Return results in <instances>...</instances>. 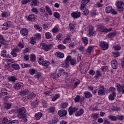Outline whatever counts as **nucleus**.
Masks as SVG:
<instances>
[{
	"mask_svg": "<svg viewBox=\"0 0 124 124\" xmlns=\"http://www.w3.org/2000/svg\"><path fill=\"white\" fill-rule=\"evenodd\" d=\"M8 79L9 80V81H11V82H15V81H16V80H17V78H15V77L14 76H11L10 77L8 78Z\"/></svg>",
	"mask_w": 124,
	"mask_h": 124,
	"instance_id": "nucleus-34",
	"label": "nucleus"
},
{
	"mask_svg": "<svg viewBox=\"0 0 124 124\" xmlns=\"http://www.w3.org/2000/svg\"><path fill=\"white\" fill-rule=\"evenodd\" d=\"M80 99H81V97L79 95H77L74 100L75 102H79V101H80Z\"/></svg>",
	"mask_w": 124,
	"mask_h": 124,
	"instance_id": "nucleus-56",
	"label": "nucleus"
},
{
	"mask_svg": "<svg viewBox=\"0 0 124 124\" xmlns=\"http://www.w3.org/2000/svg\"><path fill=\"white\" fill-rule=\"evenodd\" d=\"M30 43L31 44H34L35 43V38L34 37H31V41L30 42Z\"/></svg>",
	"mask_w": 124,
	"mask_h": 124,
	"instance_id": "nucleus-63",
	"label": "nucleus"
},
{
	"mask_svg": "<svg viewBox=\"0 0 124 124\" xmlns=\"http://www.w3.org/2000/svg\"><path fill=\"white\" fill-rule=\"evenodd\" d=\"M7 90H6V89L5 88H2L1 89V96H4V95H6L7 94H8V93L7 92Z\"/></svg>",
	"mask_w": 124,
	"mask_h": 124,
	"instance_id": "nucleus-24",
	"label": "nucleus"
},
{
	"mask_svg": "<svg viewBox=\"0 0 124 124\" xmlns=\"http://www.w3.org/2000/svg\"><path fill=\"white\" fill-rule=\"evenodd\" d=\"M67 106H68V103H67L66 102H64L60 105V107L62 109H64V108H66V107H67Z\"/></svg>",
	"mask_w": 124,
	"mask_h": 124,
	"instance_id": "nucleus-32",
	"label": "nucleus"
},
{
	"mask_svg": "<svg viewBox=\"0 0 124 124\" xmlns=\"http://www.w3.org/2000/svg\"><path fill=\"white\" fill-rule=\"evenodd\" d=\"M3 26H4L6 27V30H7L9 27H11V24L9 22H5L3 24Z\"/></svg>",
	"mask_w": 124,
	"mask_h": 124,
	"instance_id": "nucleus-47",
	"label": "nucleus"
},
{
	"mask_svg": "<svg viewBox=\"0 0 124 124\" xmlns=\"http://www.w3.org/2000/svg\"><path fill=\"white\" fill-rule=\"evenodd\" d=\"M35 69H31L29 70V73L31 74V75H33L34 74H35Z\"/></svg>",
	"mask_w": 124,
	"mask_h": 124,
	"instance_id": "nucleus-48",
	"label": "nucleus"
},
{
	"mask_svg": "<svg viewBox=\"0 0 124 124\" xmlns=\"http://www.w3.org/2000/svg\"><path fill=\"white\" fill-rule=\"evenodd\" d=\"M109 119L111 120V121H115L117 120V117L116 116H114L113 115H110L108 116Z\"/></svg>",
	"mask_w": 124,
	"mask_h": 124,
	"instance_id": "nucleus-43",
	"label": "nucleus"
},
{
	"mask_svg": "<svg viewBox=\"0 0 124 124\" xmlns=\"http://www.w3.org/2000/svg\"><path fill=\"white\" fill-rule=\"evenodd\" d=\"M35 96H36V94L33 93H32L30 94H29L28 96L24 97L23 98V100L24 101H26V100H29V99H32V98H34Z\"/></svg>",
	"mask_w": 124,
	"mask_h": 124,
	"instance_id": "nucleus-3",
	"label": "nucleus"
},
{
	"mask_svg": "<svg viewBox=\"0 0 124 124\" xmlns=\"http://www.w3.org/2000/svg\"><path fill=\"white\" fill-rule=\"evenodd\" d=\"M82 40L84 44H85V45H87V44H88V38L85 37H83L82 38Z\"/></svg>",
	"mask_w": 124,
	"mask_h": 124,
	"instance_id": "nucleus-46",
	"label": "nucleus"
},
{
	"mask_svg": "<svg viewBox=\"0 0 124 124\" xmlns=\"http://www.w3.org/2000/svg\"><path fill=\"white\" fill-rule=\"evenodd\" d=\"M116 6L118 11H123L124 10V4L123 2H118L116 4Z\"/></svg>",
	"mask_w": 124,
	"mask_h": 124,
	"instance_id": "nucleus-8",
	"label": "nucleus"
},
{
	"mask_svg": "<svg viewBox=\"0 0 124 124\" xmlns=\"http://www.w3.org/2000/svg\"><path fill=\"white\" fill-rule=\"evenodd\" d=\"M46 38V39H50L52 37V34L49 32H47L45 34Z\"/></svg>",
	"mask_w": 124,
	"mask_h": 124,
	"instance_id": "nucleus-39",
	"label": "nucleus"
},
{
	"mask_svg": "<svg viewBox=\"0 0 124 124\" xmlns=\"http://www.w3.org/2000/svg\"><path fill=\"white\" fill-rule=\"evenodd\" d=\"M76 63V60L74 59H71V61H70V64L71 65H74Z\"/></svg>",
	"mask_w": 124,
	"mask_h": 124,
	"instance_id": "nucleus-58",
	"label": "nucleus"
},
{
	"mask_svg": "<svg viewBox=\"0 0 124 124\" xmlns=\"http://www.w3.org/2000/svg\"><path fill=\"white\" fill-rule=\"evenodd\" d=\"M31 3V6H36L37 3H38V1L37 0H32Z\"/></svg>",
	"mask_w": 124,
	"mask_h": 124,
	"instance_id": "nucleus-30",
	"label": "nucleus"
},
{
	"mask_svg": "<svg viewBox=\"0 0 124 124\" xmlns=\"http://www.w3.org/2000/svg\"><path fill=\"white\" fill-rule=\"evenodd\" d=\"M58 115L59 117H64L67 115V111L65 109H61L58 111Z\"/></svg>",
	"mask_w": 124,
	"mask_h": 124,
	"instance_id": "nucleus-10",
	"label": "nucleus"
},
{
	"mask_svg": "<svg viewBox=\"0 0 124 124\" xmlns=\"http://www.w3.org/2000/svg\"><path fill=\"white\" fill-rule=\"evenodd\" d=\"M111 65L113 69H117L118 68V62L116 60H112L111 62Z\"/></svg>",
	"mask_w": 124,
	"mask_h": 124,
	"instance_id": "nucleus-16",
	"label": "nucleus"
},
{
	"mask_svg": "<svg viewBox=\"0 0 124 124\" xmlns=\"http://www.w3.org/2000/svg\"><path fill=\"white\" fill-rule=\"evenodd\" d=\"M60 97V94H56L52 99V101H55L57 100V98H59Z\"/></svg>",
	"mask_w": 124,
	"mask_h": 124,
	"instance_id": "nucleus-51",
	"label": "nucleus"
},
{
	"mask_svg": "<svg viewBox=\"0 0 124 124\" xmlns=\"http://www.w3.org/2000/svg\"><path fill=\"white\" fill-rule=\"evenodd\" d=\"M19 51L20 49H19V48L18 47L13 48L11 52L12 56L15 57H17V52H19Z\"/></svg>",
	"mask_w": 124,
	"mask_h": 124,
	"instance_id": "nucleus-15",
	"label": "nucleus"
},
{
	"mask_svg": "<svg viewBox=\"0 0 124 124\" xmlns=\"http://www.w3.org/2000/svg\"><path fill=\"white\" fill-rule=\"evenodd\" d=\"M61 76V73H59L58 74L57 73H52L51 74V77L53 79H56L57 78H59Z\"/></svg>",
	"mask_w": 124,
	"mask_h": 124,
	"instance_id": "nucleus-23",
	"label": "nucleus"
},
{
	"mask_svg": "<svg viewBox=\"0 0 124 124\" xmlns=\"http://www.w3.org/2000/svg\"><path fill=\"white\" fill-rule=\"evenodd\" d=\"M90 2V0H82L81 4H80V10H83L84 8H85V6H86V4L89 3Z\"/></svg>",
	"mask_w": 124,
	"mask_h": 124,
	"instance_id": "nucleus-9",
	"label": "nucleus"
},
{
	"mask_svg": "<svg viewBox=\"0 0 124 124\" xmlns=\"http://www.w3.org/2000/svg\"><path fill=\"white\" fill-rule=\"evenodd\" d=\"M72 17H73L75 19H77L81 16V13L80 12H74L71 14Z\"/></svg>",
	"mask_w": 124,
	"mask_h": 124,
	"instance_id": "nucleus-12",
	"label": "nucleus"
},
{
	"mask_svg": "<svg viewBox=\"0 0 124 124\" xmlns=\"http://www.w3.org/2000/svg\"><path fill=\"white\" fill-rule=\"evenodd\" d=\"M56 56L58 57V58H60V59H62L63 57H64V54L61 53V52H57L55 53Z\"/></svg>",
	"mask_w": 124,
	"mask_h": 124,
	"instance_id": "nucleus-25",
	"label": "nucleus"
},
{
	"mask_svg": "<svg viewBox=\"0 0 124 124\" xmlns=\"http://www.w3.org/2000/svg\"><path fill=\"white\" fill-rule=\"evenodd\" d=\"M84 94L87 98H90V97H92V93L90 92H85L84 93Z\"/></svg>",
	"mask_w": 124,
	"mask_h": 124,
	"instance_id": "nucleus-29",
	"label": "nucleus"
},
{
	"mask_svg": "<svg viewBox=\"0 0 124 124\" xmlns=\"http://www.w3.org/2000/svg\"><path fill=\"white\" fill-rule=\"evenodd\" d=\"M6 50H2L1 51V57L3 58H10V55L9 54H6Z\"/></svg>",
	"mask_w": 124,
	"mask_h": 124,
	"instance_id": "nucleus-18",
	"label": "nucleus"
},
{
	"mask_svg": "<svg viewBox=\"0 0 124 124\" xmlns=\"http://www.w3.org/2000/svg\"><path fill=\"white\" fill-rule=\"evenodd\" d=\"M114 96H116V92H113L112 94L109 96V100H114L115 99Z\"/></svg>",
	"mask_w": 124,
	"mask_h": 124,
	"instance_id": "nucleus-33",
	"label": "nucleus"
},
{
	"mask_svg": "<svg viewBox=\"0 0 124 124\" xmlns=\"http://www.w3.org/2000/svg\"><path fill=\"white\" fill-rule=\"evenodd\" d=\"M46 10L48 13L49 15L51 16L52 15V11H51V9L50 8V7L46 6L45 7Z\"/></svg>",
	"mask_w": 124,
	"mask_h": 124,
	"instance_id": "nucleus-38",
	"label": "nucleus"
},
{
	"mask_svg": "<svg viewBox=\"0 0 124 124\" xmlns=\"http://www.w3.org/2000/svg\"><path fill=\"white\" fill-rule=\"evenodd\" d=\"M71 60V56H68L65 60V62H70Z\"/></svg>",
	"mask_w": 124,
	"mask_h": 124,
	"instance_id": "nucleus-62",
	"label": "nucleus"
},
{
	"mask_svg": "<svg viewBox=\"0 0 124 124\" xmlns=\"http://www.w3.org/2000/svg\"><path fill=\"white\" fill-rule=\"evenodd\" d=\"M31 11H32V12H34V13H35V14H38V11H37V8H32Z\"/></svg>",
	"mask_w": 124,
	"mask_h": 124,
	"instance_id": "nucleus-60",
	"label": "nucleus"
},
{
	"mask_svg": "<svg viewBox=\"0 0 124 124\" xmlns=\"http://www.w3.org/2000/svg\"><path fill=\"white\" fill-rule=\"evenodd\" d=\"M100 47L102 48V49L104 50H107V49H108V43L101 41L100 43Z\"/></svg>",
	"mask_w": 124,
	"mask_h": 124,
	"instance_id": "nucleus-6",
	"label": "nucleus"
},
{
	"mask_svg": "<svg viewBox=\"0 0 124 124\" xmlns=\"http://www.w3.org/2000/svg\"><path fill=\"white\" fill-rule=\"evenodd\" d=\"M4 108L6 110H8L11 108V104L9 103H6L4 104Z\"/></svg>",
	"mask_w": 124,
	"mask_h": 124,
	"instance_id": "nucleus-26",
	"label": "nucleus"
},
{
	"mask_svg": "<svg viewBox=\"0 0 124 124\" xmlns=\"http://www.w3.org/2000/svg\"><path fill=\"white\" fill-rule=\"evenodd\" d=\"M117 120L119 121H123L124 119V116L123 115L120 114L117 116Z\"/></svg>",
	"mask_w": 124,
	"mask_h": 124,
	"instance_id": "nucleus-42",
	"label": "nucleus"
},
{
	"mask_svg": "<svg viewBox=\"0 0 124 124\" xmlns=\"http://www.w3.org/2000/svg\"><path fill=\"white\" fill-rule=\"evenodd\" d=\"M12 68L15 69L16 70H20V66L19 64L17 63H14L11 65Z\"/></svg>",
	"mask_w": 124,
	"mask_h": 124,
	"instance_id": "nucleus-22",
	"label": "nucleus"
},
{
	"mask_svg": "<svg viewBox=\"0 0 124 124\" xmlns=\"http://www.w3.org/2000/svg\"><path fill=\"white\" fill-rule=\"evenodd\" d=\"M41 117H42V113L38 112L35 114L36 120H40Z\"/></svg>",
	"mask_w": 124,
	"mask_h": 124,
	"instance_id": "nucleus-28",
	"label": "nucleus"
},
{
	"mask_svg": "<svg viewBox=\"0 0 124 124\" xmlns=\"http://www.w3.org/2000/svg\"><path fill=\"white\" fill-rule=\"evenodd\" d=\"M70 42H71V39L69 37L66 38L63 41V43H64V44H66L69 43Z\"/></svg>",
	"mask_w": 124,
	"mask_h": 124,
	"instance_id": "nucleus-31",
	"label": "nucleus"
},
{
	"mask_svg": "<svg viewBox=\"0 0 124 124\" xmlns=\"http://www.w3.org/2000/svg\"><path fill=\"white\" fill-rule=\"evenodd\" d=\"M59 122V119L57 118L54 117L52 119V124H57Z\"/></svg>",
	"mask_w": 124,
	"mask_h": 124,
	"instance_id": "nucleus-54",
	"label": "nucleus"
},
{
	"mask_svg": "<svg viewBox=\"0 0 124 124\" xmlns=\"http://www.w3.org/2000/svg\"><path fill=\"white\" fill-rule=\"evenodd\" d=\"M97 29L101 30L99 31H102V32H105L106 33L108 32V31H112V29H107L105 26L102 25H98Z\"/></svg>",
	"mask_w": 124,
	"mask_h": 124,
	"instance_id": "nucleus-2",
	"label": "nucleus"
},
{
	"mask_svg": "<svg viewBox=\"0 0 124 124\" xmlns=\"http://www.w3.org/2000/svg\"><path fill=\"white\" fill-rule=\"evenodd\" d=\"M117 90L118 93H124V85L123 84L121 85V84L117 83L116 84Z\"/></svg>",
	"mask_w": 124,
	"mask_h": 124,
	"instance_id": "nucleus-4",
	"label": "nucleus"
},
{
	"mask_svg": "<svg viewBox=\"0 0 124 124\" xmlns=\"http://www.w3.org/2000/svg\"><path fill=\"white\" fill-rule=\"evenodd\" d=\"M61 38H62V34L59 33L56 36V39H59V40H61Z\"/></svg>",
	"mask_w": 124,
	"mask_h": 124,
	"instance_id": "nucleus-61",
	"label": "nucleus"
},
{
	"mask_svg": "<svg viewBox=\"0 0 124 124\" xmlns=\"http://www.w3.org/2000/svg\"><path fill=\"white\" fill-rule=\"evenodd\" d=\"M112 11V6H108L106 8V12L107 13H110Z\"/></svg>",
	"mask_w": 124,
	"mask_h": 124,
	"instance_id": "nucleus-37",
	"label": "nucleus"
},
{
	"mask_svg": "<svg viewBox=\"0 0 124 124\" xmlns=\"http://www.w3.org/2000/svg\"><path fill=\"white\" fill-rule=\"evenodd\" d=\"M38 62L39 64H42V65H44V66H48V65L50 64V62H49V61H44L43 59H42V58H39Z\"/></svg>",
	"mask_w": 124,
	"mask_h": 124,
	"instance_id": "nucleus-5",
	"label": "nucleus"
},
{
	"mask_svg": "<svg viewBox=\"0 0 124 124\" xmlns=\"http://www.w3.org/2000/svg\"><path fill=\"white\" fill-rule=\"evenodd\" d=\"M3 124H9V122H8V120L7 119L5 118L3 119V122H2Z\"/></svg>",
	"mask_w": 124,
	"mask_h": 124,
	"instance_id": "nucleus-64",
	"label": "nucleus"
},
{
	"mask_svg": "<svg viewBox=\"0 0 124 124\" xmlns=\"http://www.w3.org/2000/svg\"><path fill=\"white\" fill-rule=\"evenodd\" d=\"M83 114H84V109H83V108H81L79 111L76 112L75 115L76 117H79V116H82Z\"/></svg>",
	"mask_w": 124,
	"mask_h": 124,
	"instance_id": "nucleus-21",
	"label": "nucleus"
},
{
	"mask_svg": "<svg viewBox=\"0 0 124 124\" xmlns=\"http://www.w3.org/2000/svg\"><path fill=\"white\" fill-rule=\"evenodd\" d=\"M58 49L62 50V49H65V46L63 45H59L58 46Z\"/></svg>",
	"mask_w": 124,
	"mask_h": 124,
	"instance_id": "nucleus-59",
	"label": "nucleus"
},
{
	"mask_svg": "<svg viewBox=\"0 0 124 124\" xmlns=\"http://www.w3.org/2000/svg\"><path fill=\"white\" fill-rule=\"evenodd\" d=\"M34 27L37 31H42V28L40 27V26L37 24L35 25Z\"/></svg>",
	"mask_w": 124,
	"mask_h": 124,
	"instance_id": "nucleus-41",
	"label": "nucleus"
},
{
	"mask_svg": "<svg viewBox=\"0 0 124 124\" xmlns=\"http://www.w3.org/2000/svg\"><path fill=\"white\" fill-rule=\"evenodd\" d=\"M43 46V49H44L45 51H49L50 49H52V46L49 45H44Z\"/></svg>",
	"mask_w": 124,
	"mask_h": 124,
	"instance_id": "nucleus-20",
	"label": "nucleus"
},
{
	"mask_svg": "<svg viewBox=\"0 0 124 124\" xmlns=\"http://www.w3.org/2000/svg\"><path fill=\"white\" fill-rule=\"evenodd\" d=\"M87 63H84L80 70V73L82 74H83V73H85V72H86V70H87V67L86 66V65L87 64Z\"/></svg>",
	"mask_w": 124,
	"mask_h": 124,
	"instance_id": "nucleus-19",
	"label": "nucleus"
},
{
	"mask_svg": "<svg viewBox=\"0 0 124 124\" xmlns=\"http://www.w3.org/2000/svg\"><path fill=\"white\" fill-rule=\"evenodd\" d=\"M90 13V12L89 11V10H85L84 11L82 12V15H84V16H87V15H89Z\"/></svg>",
	"mask_w": 124,
	"mask_h": 124,
	"instance_id": "nucleus-45",
	"label": "nucleus"
},
{
	"mask_svg": "<svg viewBox=\"0 0 124 124\" xmlns=\"http://www.w3.org/2000/svg\"><path fill=\"white\" fill-rule=\"evenodd\" d=\"M27 93H29V91L28 90H25L24 91H21L20 92V95H26Z\"/></svg>",
	"mask_w": 124,
	"mask_h": 124,
	"instance_id": "nucleus-36",
	"label": "nucleus"
},
{
	"mask_svg": "<svg viewBox=\"0 0 124 124\" xmlns=\"http://www.w3.org/2000/svg\"><path fill=\"white\" fill-rule=\"evenodd\" d=\"M38 101L36 100L35 102L31 103V106H32V108H35L38 105Z\"/></svg>",
	"mask_w": 124,
	"mask_h": 124,
	"instance_id": "nucleus-27",
	"label": "nucleus"
},
{
	"mask_svg": "<svg viewBox=\"0 0 124 124\" xmlns=\"http://www.w3.org/2000/svg\"><path fill=\"white\" fill-rule=\"evenodd\" d=\"M108 35V37H109V38H112V37H114V36L116 35V33H115V32H112L109 33Z\"/></svg>",
	"mask_w": 124,
	"mask_h": 124,
	"instance_id": "nucleus-57",
	"label": "nucleus"
},
{
	"mask_svg": "<svg viewBox=\"0 0 124 124\" xmlns=\"http://www.w3.org/2000/svg\"><path fill=\"white\" fill-rule=\"evenodd\" d=\"M27 21H30L31 22H32L34 21V20H36V16L33 14L30 15L27 17Z\"/></svg>",
	"mask_w": 124,
	"mask_h": 124,
	"instance_id": "nucleus-13",
	"label": "nucleus"
},
{
	"mask_svg": "<svg viewBox=\"0 0 124 124\" xmlns=\"http://www.w3.org/2000/svg\"><path fill=\"white\" fill-rule=\"evenodd\" d=\"M20 33L22 35H23V36L27 37V35H28L29 33V31L26 28H23L20 30Z\"/></svg>",
	"mask_w": 124,
	"mask_h": 124,
	"instance_id": "nucleus-17",
	"label": "nucleus"
},
{
	"mask_svg": "<svg viewBox=\"0 0 124 124\" xmlns=\"http://www.w3.org/2000/svg\"><path fill=\"white\" fill-rule=\"evenodd\" d=\"M78 108L75 107H70L68 109L69 115H72L73 113H75Z\"/></svg>",
	"mask_w": 124,
	"mask_h": 124,
	"instance_id": "nucleus-11",
	"label": "nucleus"
},
{
	"mask_svg": "<svg viewBox=\"0 0 124 124\" xmlns=\"http://www.w3.org/2000/svg\"><path fill=\"white\" fill-rule=\"evenodd\" d=\"M36 60V57L35 55L34 54H31L30 55V61L31 62H34V61Z\"/></svg>",
	"mask_w": 124,
	"mask_h": 124,
	"instance_id": "nucleus-35",
	"label": "nucleus"
},
{
	"mask_svg": "<svg viewBox=\"0 0 124 124\" xmlns=\"http://www.w3.org/2000/svg\"><path fill=\"white\" fill-rule=\"evenodd\" d=\"M113 48L115 50H116L117 51H119V50H121V46L119 45L114 46Z\"/></svg>",
	"mask_w": 124,
	"mask_h": 124,
	"instance_id": "nucleus-55",
	"label": "nucleus"
},
{
	"mask_svg": "<svg viewBox=\"0 0 124 124\" xmlns=\"http://www.w3.org/2000/svg\"><path fill=\"white\" fill-rule=\"evenodd\" d=\"M4 42H5V40L3 38L2 35L0 34V43H1V44H4Z\"/></svg>",
	"mask_w": 124,
	"mask_h": 124,
	"instance_id": "nucleus-44",
	"label": "nucleus"
},
{
	"mask_svg": "<svg viewBox=\"0 0 124 124\" xmlns=\"http://www.w3.org/2000/svg\"><path fill=\"white\" fill-rule=\"evenodd\" d=\"M73 82L74 83L75 86H76L75 87L76 88V87L80 84V80L77 79H74L73 80Z\"/></svg>",
	"mask_w": 124,
	"mask_h": 124,
	"instance_id": "nucleus-40",
	"label": "nucleus"
},
{
	"mask_svg": "<svg viewBox=\"0 0 124 124\" xmlns=\"http://www.w3.org/2000/svg\"><path fill=\"white\" fill-rule=\"evenodd\" d=\"M98 95H105V90H104V86H102L100 87L98 91Z\"/></svg>",
	"mask_w": 124,
	"mask_h": 124,
	"instance_id": "nucleus-14",
	"label": "nucleus"
},
{
	"mask_svg": "<svg viewBox=\"0 0 124 124\" xmlns=\"http://www.w3.org/2000/svg\"><path fill=\"white\" fill-rule=\"evenodd\" d=\"M99 117V115H98V114L96 113L93 114L92 115V117H93V120H97Z\"/></svg>",
	"mask_w": 124,
	"mask_h": 124,
	"instance_id": "nucleus-50",
	"label": "nucleus"
},
{
	"mask_svg": "<svg viewBox=\"0 0 124 124\" xmlns=\"http://www.w3.org/2000/svg\"><path fill=\"white\" fill-rule=\"evenodd\" d=\"M54 16L56 18V19H60L61 16H60V14L58 12H55L54 14Z\"/></svg>",
	"mask_w": 124,
	"mask_h": 124,
	"instance_id": "nucleus-52",
	"label": "nucleus"
},
{
	"mask_svg": "<svg viewBox=\"0 0 124 124\" xmlns=\"http://www.w3.org/2000/svg\"><path fill=\"white\" fill-rule=\"evenodd\" d=\"M22 87H24V84L22 82H17L14 86L15 90H20Z\"/></svg>",
	"mask_w": 124,
	"mask_h": 124,
	"instance_id": "nucleus-7",
	"label": "nucleus"
},
{
	"mask_svg": "<svg viewBox=\"0 0 124 124\" xmlns=\"http://www.w3.org/2000/svg\"><path fill=\"white\" fill-rule=\"evenodd\" d=\"M31 0H22L21 1L22 4H27L28 2H31Z\"/></svg>",
	"mask_w": 124,
	"mask_h": 124,
	"instance_id": "nucleus-53",
	"label": "nucleus"
},
{
	"mask_svg": "<svg viewBox=\"0 0 124 124\" xmlns=\"http://www.w3.org/2000/svg\"><path fill=\"white\" fill-rule=\"evenodd\" d=\"M51 31L53 33H57V32L59 31V28H58V27H55L51 30Z\"/></svg>",
	"mask_w": 124,
	"mask_h": 124,
	"instance_id": "nucleus-49",
	"label": "nucleus"
},
{
	"mask_svg": "<svg viewBox=\"0 0 124 124\" xmlns=\"http://www.w3.org/2000/svg\"><path fill=\"white\" fill-rule=\"evenodd\" d=\"M27 115L26 114V108H22L18 109V118L22 119V118L25 117Z\"/></svg>",
	"mask_w": 124,
	"mask_h": 124,
	"instance_id": "nucleus-1",
	"label": "nucleus"
}]
</instances>
